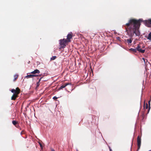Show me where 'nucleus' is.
I'll return each instance as SVG.
<instances>
[{
  "instance_id": "nucleus-17",
  "label": "nucleus",
  "mask_w": 151,
  "mask_h": 151,
  "mask_svg": "<svg viewBox=\"0 0 151 151\" xmlns=\"http://www.w3.org/2000/svg\"><path fill=\"white\" fill-rule=\"evenodd\" d=\"M53 99H54V100H56V99H58V98L56 96H55L53 97Z\"/></svg>"
},
{
  "instance_id": "nucleus-22",
  "label": "nucleus",
  "mask_w": 151,
  "mask_h": 151,
  "mask_svg": "<svg viewBox=\"0 0 151 151\" xmlns=\"http://www.w3.org/2000/svg\"><path fill=\"white\" fill-rule=\"evenodd\" d=\"M149 22L151 24V19L149 20Z\"/></svg>"
},
{
  "instance_id": "nucleus-7",
  "label": "nucleus",
  "mask_w": 151,
  "mask_h": 151,
  "mask_svg": "<svg viewBox=\"0 0 151 151\" xmlns=\"http://www.w3.org/2000/svg\"><path fill=\"white\" fill-rule=\"evenodd\" d=\"M40 73V71L38 69H35L34 71L31 72V73L32 74H39Z\"/></svg>"
},
{
  "instance_id": "nucleus-12",
  "label": "nucleus",
  "mask_w": 151,
  "mask_h": 151,
  "mask_svg": "<svg viewBox=\"0 0 151 151\" xmlns=\"http://www.w3.org/2000/svg\"><path fill=\"white\" fill-rule=\"evenodd\" d=\"M18 75L17 74H15L14 76V81H15L16 80L17 78Z\"/></svg>"
},
{
  "instance_id": "nucleus-24",
  "label": "nucleus",
  "mask_w": 151,
  "mask_h": 151,
  "mask_svg": "<svg viewBox=\"0 0 151 151\" xmlns=\"http://www.w3.org/2000/svg\"><path fill=\"white\" fill-rule=\"evenodd\" d=\"M109 150H110V151H112V150H111V148L110 147H109Z\"/></svg>"
},
{
  "instance_id": "nucleus-27",
  "label": "nucleus",
  "mask_w": 151,
  "mask_h": 151,
  "mask_svg": "<svg viewBox=\"0 0 151 151\" xmlns=\"http://www.w3.org/2000/svg\"><path fill=\"white\" fill-rule=\"evenodd\" d=\"M142 60H144V59H145V58H142Z\"/></svg>"
},
{
  "instance_id": "nucleus-2",
  "label": "nucleus",
  "mask_w": 151,
  "mask_h": 151,
  "mask_svg": "<svg viewBox=\"0 0 151 151\" xmlns=\"http://www.w3.org/2000/svg\"><path fill=\"white\" fill-rule=\"evenodd\" d=\"M19 89L18 88H16V90L14 89H12L11 90L12 92L15 93L13 94V96L11 97L12 100H15L16 98L17 97V95L19 93Z\"/></svg>"
},
{
  "instance_id": "nucleus-3",
  "label": "nucleus",
  "mask_w": 151,
  "mask_h": 151,
  "mask_svg": "<svg viewBox=\"0 0 151 151\" xmlns=\"http://www.w3.org/2000/svg\"><path fill=\"white\" fill-rule=\"evenodd\" d=\"M68 42L67 41V40H65L64 39H61L59 40L60 45V46L61 48H64L66 46V43Z\"/></svg>"
},
{
  "instance_id": "nucleus-1",
  "label": "nucleus",
  "mask_w": 151,
  "mask_h": 151,
  "mask_svg": "<svg viewBox=\"0 0 151 151\" xmlns=\"http://www.w3.org/2000/svg\"><path fill=\"white\" fill-rule=\"evenodd\" d=\"M142 21V19H139L138 20L134 19H130L129 22L126 24V25L128 26V29H127V34L130 37L127 40V41L128 45H130L132 42V39L135 34V36H139L140 32L139 30L140 25V22Z\"/></svg>"
},
{
  "instance_id": "nucleus-26",
  "label": "nucleus",
  "mask_w": 151,
  "mask_h": 151,
  "mask_svg": "<svg viewBox=\"0 0 151 151\" xmlns=\"http://www.w3.org/2000/svg\"><path fill=\"white\" fill-rule=\"evenodd\" d=\"M144 60V63H145V60L144 59V60Z\"/></svg>"
},
{
  "instance_id": "nucleus-18",
  "label": "nucleus",
  "mask_w": 151,
  "mask_h": 151,
  "mask_svg": "<svg viewBox=\"0 0 151 151\" xmlns=\"http://www.w3.org/2000/svg\"><path fill=\"white\" fill-rule=\"evenodd\" d=\"M150 100H149V101H148V104H149V109H150Z\"/></svg>"
},
{
  "instance_id": "nucleus-29",
  "label": "nucleus",
  "mask_w": 151,
  "mask_h": 151,
  "mask_svg": "<svg viewBox=\"0 0 151 151\" xmlns=\"http://www.w3.org/2000/svg\"><path fill=\"white\" fill-rule=\"evenodd\" d=\"M130 149H131V147Z\"/></svg>"
},
{
  "instance_id": "nucleus-20",
  "label": "nucleus",
  "mask_w": 151,
  "mask_h": 151,
  "mask_svg": "<svg viewBox=\"0 0 151 151\" xmlns=\"http://www.w3.org/2000/svg\"><path fill=\"white\" fill-rule=\"evenodd\" d=\"M33 77H37V76H39V75H37V74H36V75H33Z\"/></svg>"
},
{
  "instance_id": "nucleus-25",
  "label": "nucleus",
  "mask_w": 151,
  "mask_h": 151,
  "mask_svg": "<svg viewBox=\"0 0 151 151\" xmlns=\"http://www.w3.org/2000/svg\"><path fill=\"white\" fill-rule=\"evenodd\" d=\"M51 151H55L54 149H52L51 150Z\"/></svg>"
},
{
  "instance_id": "nucleus-23",
  "label": "nucleus",
  "mask_w": 151,
  "mask_h": 151,
  "mask_svg": "<svg viewBox=\"0 0 151 151\" xmlns=\"http://www.w3.org/2000/svg\"><path fill=\"white\" fill-rule=\"evenodd\" d=\"M42 78V77H41V78L39 79V81L38 82L39 83L40 82V81H41V79Z\"/></svg>"
},
{
  "instance_id": "nucleus-10",
  "label": "nucleus",
  "mask_w": 151,
  "mask_h": 151,
  "mask_svg": "<svg viewBox=\"0 0 151 151\" xmlns=\"http://www.w3.org/2000/svg\"><path fill=\"white\" fill-rule=\"evenodd\" d=\"M33 75H31V74H29V75H27V76H26L25 78H33Z\"/></svg>"
},
{
  "instance_id": "nucleus-21",
  "label": "nucleus",
  "mask_w": 151,
  "mask_h": 151,
  "mask_svg": "<svg viewBox=\"0 0 151 151\" xmlns=\"http://www.w3.org/2000/svg\"><path fill=\"white\" fill-rule=\"evenodd\" d=\"M39 82H37V87H38L40 85Z\"/></svg>"
},
{
  "instance_id": "nucleus-11",
  "label": "nucleus",
  "mask_w": 151,
  "mask_h": 151,
  "mask_svg": "<svg viewBox=\"0 0 151 151\" xmlns=\"http://www.w3.org/2000/svg\"><path fill=\"white\" fill-rule=\"evenodd\" d=\"M129 50L132 51L134 52H137V50L136 48H131Z\"/></svg>"
},
{
  "instance_id": "nucleus-19",
  "label": "nucleus",
  "mask_w": 151,
  "mask_h": 151,
  "mask_svg": "<svg viewBox=\"0 0 151 151\" xmlns=\"http://www.w3.org/2000/svg\"><path fill=\"white\" fill-rule=\"evenodd\" d=\"M39 144L40 145V147L41 148H42V144L40 142H39Z\"/></svg>"
},
{
  "instance_id": "nucleus-4",
  "label": "nucleus",
  "mask_w": 151,
  "mask_h": 151,
  "mask_svg": "<svg viewBox=\"0 0 151 151\" xmlns=\"http://www.w3.org/2000/svg\"><path fill=\"white\" fill-rule=\"evenodd\" d=\"M137 51L140 52L144 53L145 51V50H142L141 47L139 44H138L136 48Z\"/></svg>"
},
{
  "instance_id": "nucleus-9",
  "label": "nucleus",
  "mask_w": 151,
  "mask_h": 151,
  "mask_svg": "<svg viewBox=\"0 0 151 151\" xmlns=\"http://www.w3.org/2000/svg\"><path fill=\"white\" fill-rule=\"evenodd\" d=\"M147 39L151 41V32L149 33L148 37H147Z\"/></svg>"
},
{
  "instance_id": "nucleus-14",
  "label": "nucleus",
  "mask_w": 151,
  "mask_h": 151,
  "mask_svg": "<svg viewBox=\"0 0 151 151\" xmlns=\"http://www.w3.org/2000/svg\"><path fill=\"white\" fill-rule=\"evenodd\" d=\"M148 104L147 103H146L145 105L144 104V108H145L146 109H148Z\"/></svg>"
},
{
  "instance_id": "nucleus-5",
  "label": "nucleus",
  "mask_w": 151,
  "mask_h": 151,
  "mask_svg": "<svg viewBox=\"0 0 151 151\" xmlns=\"http://www.w3.org/2000/svg\"><path fill=\"white\" fill-rule=\"evenodd\" d=\"M137 143L138 145V150L139 149L141 145V139L139 136L137 137Z\"/></svg>"
},
{
  "instance_id": "nucleus-15",
  "label": "nucleus",
  "mask_w": 151,
  "mask_h": 151,
  "mask_svg": "<svg viewBox=\"0 0 151 151\" xmlns=\"http://www.w3.org/2000/svg\"><path fill=\"white\" fill-rule=\"evenodd\" d=\"M12 123L14 125H15L17 123V122L15 121H13Z\"/></svg>"
},
{
  "instance_id": "nucleus-28",
  "label": "nucleus",
  "mask_w": 151,
  "mask_h": 151,
  "mask_svg": "<svg viewBox=\"0 0 151 151\" xmlns=\"http://www.w3.org/2000/svg\"><path fill=\"white\" fill-rule=\"evenodd\" d=\"M117 38L118 39H119V37H117Z\"/></svg>"
},
{
  "instance_id": "nucleus-16",
  "label": "nucleus",
  "mask_w": 151,
  "mask_h": 151,
  "mask_svg": "<svg viewBox=\"0 0 151 151\" xmlns=\"http://www.w3.org/2000/svg\"><path fill=\"white\" fill-rule=\"evenodd\" d=\"M45 75V73H43V74H42L38 75H39V76H42V77H43V76H44Z\"/></svg>"
},
{
  "instance_id": "nucleus-13",
  "label": "nucleus",
  "mask_w": 151,
  "mask_h": 151,
  "mask_svg": "<svg viewBox=\"0 0 151 151\" xmlns=\"http://www.w3.org/2000/svg\"><path fill=\"white\" fill-rule=\"evenodd\" d=\"M56 58V56H53L50 59L51 60H54Z\"/></svg>"
},
{
  "instance_id": "nucleus-8",
  "label": "nucleus",
  "mask_w": 151,
  "mask_h": 151,
  "mask_svg": "<svg viewBox=\"0 0 151 151\" xmlns=\"http://www.w3.org/2000/svg\"><path fill=\"white\" fill-rule=\"evenodd\" d=\"M69 84H70V83H66L65 85H62L60 88H59V89H62L63 88H65L66 86H67V85H69Z\"/></svg>"
},
{
  "instance_id": "nucleus-6",
  "label": "nucleus",
  "mask_w": 151,
  "mask_h": 151,
  "mask_svg": "<svg viewBox=\"0 0 151 151\" xmlns=\"http://www.w3.org/2000/svg\"><path fill=\"white\" fill-rule=\"evenodd\" d=\"M72 32H70L67 35V40L68 42H70V39L72 38Z\"/></svg>"
}]
</instances>
